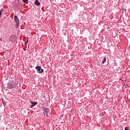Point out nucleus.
<instances>
[{
  "label": "nucleus",
  "mask_w": 130,
  "mask_h": 130,
  "mask_svg": "<svg viewBox=\"0 0 130 130\" xmlns=\"http://www.w3.org/2000/svg\"><path fill=\"white\" fill-rule=\"evenodd\" d=\"M14 21L16 23L15 28H19L20 27V19L18 18V16H17V15L14 16Z\"/></svg>",
  "instance_id": "f257e3e1"
},
{
  "label": "nucleus",
  "mask_w": 130,
  "mask_h": 130,
  "mask_svg": "<svg viewBox=\"0 0 130 130\" xmlns=\"http://www.w3.org/2000/svg\"><path fill=\"white\" fill-rule=\"evenodd\" d=\"M17 40V37L16 35H13L9 37V41L11 42V43H15Z\"/></svg>",
  "instance_id": "f03ea898"
},
{
  "label": "nucleus",
  "mask_w": 130,
  "mask_h": 130,
  "mask_svg": "<svg viewBox=\"0 0 130 130\" xmlns=\"http://www.w3.org/2000/svg\"><path fill=\"white\" fill-rule=\"evenodd\" d=\"M36 70H37L39 74H42V73L44 72L43 69L41 68V66H37L36 67Z\"/></svg>",
  "instance_id": "7ed1b4c3"
},
{
  "label": "nucleus",
  "mask_w": 130,
  "mask_h": 130,
  "mask_svg": "<svg viewBox=\"0 0 130 130\" xmlns=\"http://www.w3.org/2000/svg\"><path fill=\"white\" fill-rule=\"evenodd\" d=\"M7 88L8 89H13V88H14V85L9 83L7 85Z\"/></svg>",
  "instance_id": "20e7f679"
},
{
  "label": "nucleus",
  "mask_w": 130,
  "mask_h": 130,
  "mask_svg": "<svg viewBox=\"0 0 130 130\" xmlns=\"http://www.w3.org/2000/svg\"><path fill=\"white\" fill-rule=\"evenodd\" d=\"M31 107H34V106H35V105H37V104H38V103H37V102H31Z\"/></svg>",
  "instance_id": "39448f33"
},
{
  "label": "nucleus",
  "mask_w": 130,
  "mask_h": 130,
  "mask_svg": "<svg viewBox=\"0 0 130 130\" xmlns=\"http://www.w3.org/2000/svg\"><path fill=\"white\" fill-rule=\"evenodd\" d=\"M35 5H36V6H40V3H39L38 0H35Z\"/></svg>",
  "instance_id": "423d86ee"
},
{
  "label": "nucleus",
  "mask_w": 130,
  "mask_h": 130,
  "mask_svg": "<svg viewBox=\"0 0 130 130\" xmlns=\"http://www.w3.org/2000/svg\"><path fill=\"white\" fill-rule=\"evenodd\" d=\"M105 62H106V58L105 57H104L102 60V63L103 64H104V63H105Z\"/></svg>",
  "instance_id": "0eeeda50"
},
{
  "label": "nucleus",
  "mask_w": 130,
  "mask_h": 130,
  "mask_svg": "<svg viewBox=\"0 0 130 130\" xmlns=\"http://www.w3.org/2000/svg\"><path fill=\"white\" fill-rule=\"evenodd\" d=\"M3 12H4V9H1L0 10V16H2V14H3Z\"/></svg>",
  "instance_id": "6e6552de"
},
{
  "label": "nucleus",
  "mask_w": 130,
  "mask_h": 130,
  "mask_svg": "<svg viewBox=\"0 0 130 130\" xmlns=\"http://www.w3.org/2000/svg\"><path fill=\"white\" fill-rule=\"evenodd\" d=\"M23 3H25V4H28V0H23Z\"/></svg>",
  "instance_id": "1a4fd4ad"
},
{
  "label": "nucleus",
  "mask_w": 130,
  "mask_h": 130,
  "mask_svg": "<svg viewBox=\"0 0 130 130\" xmlns=\"http://www.w3.org/2000/svg\"><path fill=\"white\" fill-rule=\"evenodd\" d=\"M2 103H3L4 105L6 104V101H4V100H2Z\"/></svg>",
  "instance_id": "9d476101"
},
{
  "label": "nucleus",
  "mask_w": 130,
  "mask_h": 130,
  "mask_svg": "<svg viewBox=\"0 0 130 130\" xmlns=\"http://www.w3.org/2000/svg\"><path fill=\"white\" fill-rule=\"evenodd\" d=\"M125 130H129V129H128V128H127V127H125Z\"/></svg>",
  "instance_id": "9b49d317"
},
{
  "label": "nucleus",
  "mask_w": 130,
  "mask_h": 130,
  "mask_svg": "<svg viewBox=\"0 0 130 130\" xmlns=\"http://www.w3.org/2000/svg\"><path fill=\"white\" fill-rule=\"evenodd\" d=\"M25 46H27V42H25Z\"/></svg>",
  "instance_id": "f8f14e48"
},
{
  "label": "nucleus",
  "mask_w": 130,
  "mask_h": 130,
  "mask_svg": "<svg viewBox=\"0 0 130 130\" xmlns=\"http://www.w3.org/2000/svg\"><path fill=\"white\" fill-rule=\"evenodd\" d=\"M2 17V15H0V18Z\"/></svg>",
  "instance_id": "ddd939ff"
}]
</instances>
